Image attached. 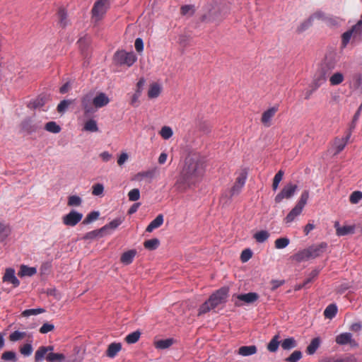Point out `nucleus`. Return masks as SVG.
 <instances>
[{
  "label": "nucleus",
  "instance_id": "2f4dec72",
  "mask_svg": "<svg viewBox=\"0 0 362 362\" xmlns=\"http://www.w3.org/2000/svg\"><path fill=\"white\" fill-rule=\"evenodd\" d=\"M141 332L139 330L134 331L129 334H127L125 337V341L127 344H132L137 342L141 337Z\"/></svg>",
  "mask_w": 362,
  "mask_h": 362
},
{
  "label": "nucleus",
  "instance_id": "bb28decb",
  "mask_svg": "<svg viewBox=\"0 0 362 362\" xmlns=\"http://www.w3.org/2000/svg\"><path fill=\"white\" fill-rule=\"evenodd\" d=\"M136 254V250H131L124 252L121 256V262L124 264H129L132 262L135 255Z\"/></svg>",
  "mask_w": 362,
  "mask_h": 362
},
{
  "label": "nucleus",
  "instance_id": "6ab92c4d",
  "mask_svg": "<svg viewBox=\"0 0 362 362\" xmlns=\"http://www.w3.org/2000/svg\"><path fill=\"white\" fill-rule=\"evenodd\" d=\"M156 173V168L150 169V170H146V171H141V172L138 173L134 176V180H136V181H141L144 178H146V177L150 178V179H153L155 177Z\"/></svg>",
  "mask_w": 362,
  "mask_h": 362
},
{
  "label": "nucleus",
  "instance_id": "ea45409f",
  "mask_svg": "<svg viewBox=\"0 0 362 362\" xmlns=\"http://www.w3.org/2000/svg\"><path fill=\"white\" fill-rule=\"evenodd\" d=\"M290 243V240L287 238H280L275 240L274 246L278 250L286 247Z\"/></svg>",
  "mask_w": 362,
  "mask_h": 362
},
{
  "label": "nucleus",
  "instance_id": "e433bc0d",
  "mask_svg": "<svg viewBox=\"0 0 362 362\" xmlns=\"http://www.w3.org/2000/svg\"><path fill=\"white\" fill-rule=\"evenodd\" d=\"M159 134L163 139H169L173 135V131L172 128L169 126H163Z\"/></svg>",
  "mask_w": 362,
  "mask_h": 362
},
{
  "label": "nucleus",
  "instance_id": "09e8293b",
  "mask_svg": "<svg viewBox=\"0 0 362 362\" xmlns=\"http://www.w3.org/2000/svg\"><path fill=\"white\" fill-rule=\"evenodd\" d=\"M279 346V341L278 340V336L276 335L270 341L267 345V349L271 352H275Z\"/></svg>",
  "mask_w": 362,
  "mask_h": 362
},
{
  "label": "nucleus",
  "instance_id": "1a4fd4ad",
  "mask_svg": "<svg viewBox=\"0 0 362 362\" xmlns=\"http://www.w3.org/2000/svg\"><path fill=\"white\" fill-rule=\"evenodd\" d=\"M51 351H54V346H40L35 354V362H42L44 359L47 361V356Z\"/></svg>",
  "mask_w": 362,
  "mask_h": 362
},
{
  "label": "nucleus",
  "instance_id": "4d7b16f0",
  "mask_svg": "<svg viewBox=\"0 0 362 362\" xmlns=\"http://www.w3.org/2000/svg\"><path fill=\"white\" fill-rule=\"evenodd\" d=\"M1 358L5 361L16 362L17 361L16 354L14 351H5L1 356Z\"/></svg>",
  "mask_w": 362,
  "mask_h": 362
},
{
  "label": "nucleus",
  "instance_id": "37998d69",
  "mask_svg": "<svg viewBox=\"0 0 362 362\" xmlns=\"http://www.w3.org/2000/svg\"><path fill=\"white\" fill-rule=\"evenodd\" d=\"M104 192V185L101 183H96L92 186V194L102 197Z\"/></svg>",
  "mask_w": 362,
  "mask_h": 362
},
{
  "label": "nucleus",
  "instance_id": "69168bd1",
  "mask_svg": "<svg viewBox=\"0 0 362 362\" xmlns=\"http://www.w3.org/2000/svg\"><path fill=\"white\" fill-rule=\"evenodd\" d=\"M361 108H362V105L358 107V110L356 112V113L354 114V115L353 117L352 121H351V124H349V127H351V129H355L356 127V123L359 118Z\"/></svg>",
  "mask_w": 362,
  "mask_h": 362
},
{
  "label": "nucleus",
  "instance_id": "dca6fc26",
  "mask_svg": "<svg viewBox=\"0 0 362 362\" xmlns=\"http://www.w3.org/2000/svg\"><path fill=\"white\" fill-rule=\"evenodd\" d=\"M334 226L336 228V233L338 236H344L355 233L354 225L339 226V223H336Z\"/></svg>",
  "mask_w": 362,
  "mask_h": 362
},
{
  "label": "nucleus",
  "instance_id": "0eeeda50",
  "mask_svg": "<svg viewBox=\"0 0 362 362\" xmlns=\"http://www.w3.org/2000/svg\"><path fill=\"white\" fill-rule=\"evenodd\" d=\"M83 214L75 210L71 211L69 214L62 217V223L67 226H75L82 219Z\"/></svg>",
  "mask_w": 362,
  "mask_h": 362
},
{
  "label": "nucleus",
  "instance_id": "4be33fe9",
  "mask_svg": "<svg viewBox=\"0 0 362 362\" xmlns=\"http://www.w3.org/2000/svg\"><path fill=\"white\" fill-rule=\"evenodd\" d=\"M163 216L159 214L153 219L147 226L146 230L148 233L152 232L154 229L159 228L163 223Z\"/></svg>",
  "mask_w": 362,
  "mask_h": 362
},
{
  "label": "nucleus",
  "instance_id": "20e7f679",
  "mask_svg": "<svg viewBox=\"0 0 362 362\" xmlns=\"http://www.w3.org/2000/svg\"><path fill=\"white\" fill-rule=\"evenodd\" d=\"M226 14V11H223L217 3L209 4L204 8L202 20L207 22H219Z\"/></svg>",
  "mask_w": 362,
  "mask_h": 362
},
{
  "label": "nucleus",
  "instance_id": "f704fd0d",
  "mask_svg": "<svg viewBox=\"0 0 362 362\" xmlns=\"http://www.w3.org/2000/svg\"><path fill=\"white\" fill-rule=\"evenodd\" d=\"M309 248L304 249L301 251H299L296 254V261H306L310 259H312L310 257Z\"/></svg>",
  "mask_w": 362,
  "mask_h": 362
},
{
  "label": "nucleus",
  "instance_id": "412c9836",
  "mask_svg": "<svg viewBox=\"0 0 362 362\" xmlns=\"http://www.w3.org/2000/svg\"><path fill=\"white\" fill-rule=\"evenodd\" d=\"M122 222L121 218H116L110 222L108 224H106L103 227H102V230L104 235L110 234V230H113L116 229Z\"/></svg>",
  "mask_w": 362,
  "mask_h": 362
},
{
  "label": "nucleus",
  "instance_id": "b1692460",
  "mask_svg": "<svg viewBox=\"0 0 362 362\" xmlns=\"http://www.w3.org/2000/svg\"><path fill=\"white\" fill-rule=\"evenodd\" d=\"M319 271L317 269L313 270L308 276V277L304 281L303 284L296 285V291L301 289L303 288H306L309 284H310L313 280L318 275Z\"/></svg>",
  "mask_w": 362,
  "mask_h": 362
},
{
  "label": "nucleus",
  "instance_id": "13d9d810",
  "mask_svg": "<svg viewBox=\"0 0 362 362\" xmlns=\"http://www.w3.org/2000/svg\"><path fill=\"white\" fill-rule=\"evenodd\" d=\"M129 200L132 202H136L140 198V192L139 189H133L128 193Z\"/></svg>",
  "mask_w": 362,
  "mask_h": 362
},
{
  "label": "nucleus",
  "instance_id": "4c0bfd02",
  "mask_svg": "<svg viewBox=\"0 0 362 362\" xmlns=\"http://www.w3.org/2000/svg\"><path fill=\"white\" fill-rule=\"evenodd\" d=\"M344 81V76L339 72L334 74L329 77V82L332 86H337L341 83Z\"/></svg>",
  "mask_w": 362,
  "mask_h": 362
},
{
  "label": "nucleus",
  "instance_id": "39448f33",
  "mask_svg": "<svg viewBox=\"0 0 362 362\" xmlns=\"http://www.w3.org/2000/svg\"><path fill=\"white\" fill-rule=\"evenodd\" d=\"M137 57L133 52L124 50L117 51L113 56V62L119 66H132L136 61Z\"/></svg>",
  "mask_w": 362,
  "mask_h": 362
},
{
  "label": "nucleus",
  "instance_id": "c85d7f7f",
  "mask_svg": "<svg viewBox=\"0 0 362 362\" xmlns=\"http://www.w3.org/2000/svg\"><path fill=\"white\" fill-rule=\"evenodd\" d=\"M337 313V307L335 304L329 305L324 310V315L327 319H332Z\"/></svg>",
  "mask_w": 362,
  "mask_h": 362
},
{
  "label": "nucleus",
  "instance_id": "f8f14e48",
  "mask_svg": "<svg viewBox=\"0 0 362 362\" xmlns=\"http://www.w3.org/2000/svg\"><path fill=\"white\" fill-rule=\"evenodd\" d=\"M278 110L276 107H272L262 113L261 122L264 126L269 127L272 124V119Z\"/></svg>",
  "mask_w": 362,
  "mask_h": 362
},
{
  "label": "nucleus",
  "instance_id": "473e14b6",
  "mask_svg": "<svg viewBox=\"0 0 362 362\" xmlns=\"http://www.w3.org/2000/svg\"><path fill=\"white\" fill-rule=\"evenodd\" d=\"M320 340L319 338L317 337V338H314L313 339H312L310 344L307 347V349H306L307 354H308L310 355L313 354L316 351V350L318 349V347L320 346Z\"/></svg>",
  "mask_w": 362,
  "mask_h": 362
},
{
  "label": "nucleus",
  "instance_id": "423d86ee",
  "mask_svg": "<svg viewBox=\"0 0 362 362\" xmlns=\"http://www.w3.org/2000/svg\"><path fill=\"white\" fill-rule=\"evenodd\" d=\"M109 6V0H98L96 1L92 10L93 18H95L96 21L101 19L107 11Z\"/></svg>",
  "mask_w": 362,
  "mask_h": 362
},
{
  "label": "nucleus",
  "instance_id": "f3484780",
  "mask_svg": "<svg viewBox=\"0 0 362 362\" xmlns=\"http://www.w3.org/2000/svg\"><path fill=\"white\" fill-rule=\"evenodd\" d=\"M122 349V344L119 342H113L108 345L106 355L109 358H115Z\"/></svg>",
  "mask_w": 362,
  "mask_h": 362
},
{
  "label": "nucleus",
  "instance_id": "ddd939ff",
  "mask_svg": "<svg viewBox=\"0 0 362 362\" xmlns=\"http://www.w3.org/2000/svg\"><path fill=\"white\" fill-rule=\"evenodd\" d=\"M327 244L326 243H321L317 245H313L309 247L310 257L312 259L316 258L322 255L326 250Z\"/></svg>",
  "mask_w": 362,
  "mask_h": 362
},
{
  "label": "nucleus",
  "instance_id": "774afa93",
  "mask_svg": "<svg viewBox=\"0 0 362 362\" xmlns=\"http://www.w3.org/2000/svg\"><path fill=\"white\" fill-rule=\"evenodd\" d=\"M337 362H356V359L353 356L337 357Z\"/></svg>",
  "mask_w": 362,
  "mask_h": 362
},
{
  "label": "nucleus",
  "instance_id": "f257e3e1",
  "mask_svg": "<svg viewBox=\"0 0 362 362\" xmlns=\"http://www.w3.org/2000/svg\"><path fill=\"white\" fill-rule=\"evenodd\" d=\"M203 175L204 168L202 163L191 158L186 160L182 172V177L185 182L189 185H194L200 180Z\"/></svg>",
  "mask_w": 362,
  "mask_h": 362
},
{
  "label": "nucleus",
  "instance_id": "6e6d98bb",
  "mask_svg": "<svg viewBox=\"0 0 362 362\" xmlns=\"http://www.w3.org/2000/svg\"><path fill=\"white\" fill-rule=\"evenodd\" d=\"M281 346L284 350H290L294 346V340L293 338L284 339L281 343Z\"/></svg>",
  "mask_w": 362,
  "mask_h": 362
},
{
  "label": "nucleus",
  "instance_id": "bf43d9fd",
  "mask_svg": "<svg viewBox=\"0 0 362 362\" xmlns=\"http://www.w3.org/2000/svg\"><path fill=\"white\" fill-rule=\"evenodd\" d=\"M25 337V333L23 332L15 331L10 334V340L16 341L23 339Z\"/></svg>",
  "mask_w": 362,
  "mask_h": 362
},
{
  "label": "nucleus",
  "instance_id": "c9c22d12",
  "mask_svg": "<svg viewBox=\"0 0 362 362\" xmlns=\"http://www.w3.org/2000/svg\"><path fill=\"white\" fill-rule=\"evenodd\" d=\"M173 344V339H161L155 342V346L158 349H165L169 348Z\"/></svg>",
  "mask_w": 362,
  "mask_h": 362
},
{
  "label": "nucleus",
  "instance_id": "393cba45",
  "mask_svg": "<svg viewBox=\"0 0 362 362\" xmlns=\"http://www.w3.org/2000/svg\"><path fill=\"white\" fill-rule=\"evenodd\" d=\"M257 352V347L254 345L243 346L239 348L238 354L243 356H248Z\"/></svg>",
  "mask_w": 362,
  "mask_h": 362
},
{
  "label": "nucleus",
  "instance_id": "aec40b11",
  "mask_svg": "<svg viewBox=\"0 0 362 362\" xmlns=\"http://www.w3.org/2000/svg\"><path fill=\"white\" fill-rule=\"evenodd\" d=\"M37 273V269L34 267H28L26 265H21L18 275L21 277L32 276Z\"/></svg>",
  "mask_w": 362,
  "mask_h": 362
},
{
  "label": "nucleus",
  "instance_id": "49530a36",
  "mask_svg": "<svg viewBox=\"0 0 362 362\" xmlns=\"http://www.w3.org/2000/svg\"><path fill=\"white\" fill-rule=\"evenodd\" d=\"M45 310L43 308H35V309H28L25 310L22 315L24 317H29L30 315H37L41 313H45Z\"/></svg>",
  "mask_w": 362,
  "mask_h": 362
},
{
  "label": "nucleus",
  "instance_id": "338daca9",
  "mask_svg": "<svg viewBox=\"0 0 362 362\" xmlns=\"http://www.w3.org/2000/svg\"><path fill=\"white\" fill-rule=\"evenodd\" d=\"M194 11V6L191 5H185L182 6L181 13L182 15H192Z\"/></svg>",
  "mask_w": 362,
  "mask_h": 362
},
{
  "label": "nucleus",
  "instance_id": "72a5a7b5",
  "mask_svg": "<svg viewBox=\"0 0 362 362\" xmlns=\"http://www.w3.org/2000/svg\"><path fill=\"white\" fill-rule=\"evenodd\" d=\"M160 245V240L158 238H152L146 240L144 243V246L148 250H154L158 247Z\"/></svg>",
  "mask_w": 362,
  "mask_h": 362
},
{
  "label": "nucleus",
  "instance_id": "a18cd8bd",
  "mask_svg": "<svg viewBox=\"0 0 362 362\" xmlns=\"http://www.w3.org/2000/svg\"><path fill=\"white\" fill-rule=\"evenodd\" d=\"M10 228L6 224L0 222V240H4L10 234Z\"/></svg>",
  "mask_w": 362,
  "mask_h": 362
},
{
  "label": "nucleus",
  "instance_id": "9b49d317",
  "mask_svg": "<svg viewBox=\"0 0 362 362\" xmlns=\"http://www.w3.org/2000/svg\"><path fill=\"white\" fill-rule=\"evenodd\" d=\"M335 341L339 345L350 344L354 347L358 346L357 342L352 339V334L349 332H344L337 335Z\"/></svg>",
  "mask_w": 362,
  "mask_h": 362
},
{
  "label": "nucleus",
  "instance_id": "de8ad7c7",
  "mask_svg": "<svg viewBox=\"0 0 362 362\" xmlns=\"http://www.w3.org/2000/svg\"><path fill=\"white\" fill-rule=\"evenodd\" d=\"M104 233L102 230V228H100L99 230H95L93 231H90L86 234L84 238L85 239H94L96 238H101L104 236Z\"/></svg>",
  "mask_w": 362,
  "mask_h": 362
},
{
  "label": "nucleus",
  "instance_id": "2eb2a0df",
  "mask_svg": "<svg viewBox=\"0 0 362 362\" xmlns=\"http://www.w3.org/2000/svg\"><path fill=\"white\" fill-rule=\"evenodd\" d=\"M294 194V186L289 184L284 187L282 191L275 198L276 202H280L284 199H290Z\"/></svg>",
  "mask_w": 362,
  "mask_h": 362
},
{
  "label": "nucleus",
  "instance_id": "f03ea898",
  "mask_svg": "<svg viewBox=\"0 0 362 362\" xmlns=\"http://www.w3.org/2000/svg\"><path fill=\"white\" fill-rule=\"evenodd\" d=\"M228 296V288L223 287L214 293L199 309V315L206 313L211 310L225 303Z\"/></svg>",
  "mask_w": 362,
  "mask_h": 362
},
{
  "label": "nucleus",
  "instance_id": "5701e85b",
  "mask_svg": "<svg viewBox=\"0 0 362 362\" xmlns=\"http://www.w3.org/2000/svg\"><path fill=\"white\" fill-rule=\"evenodd\" d=\"M160 93L161 86L155 83L150 86L148 91V96L151 99L156 98L160 95Z\"/></svg>",
  "mask_w": 362,
  "mask_h": 362
},
{
  "label": "nucleus",
  "instance_id": "3c124183",
  "mask_svg": "<svg viewBox=\"0 0 362 362\" xmlns=\"http://www.w3.org/2000/svg\"><path fill=\"white\" fill-rule=\"evenodd\" d=\"M362 199V192L361 191L353 192L349 197V202L353 204H357Z\"/></svg>",
  "mask_w": 362,
  "mask_h": 362
},
{
  "label": "nucleus",
  "instance_id": "c756f323",
  "mask_svg": "<svg viewBox=\"0 0 362 362\" xmlns=\"http://www.w3.org/2000/svg\"><path fill=\"white\" fill-rule=\"evenodd\" d=\"M66 357L63 354L54 353L51 351L50 354L47 356V362H63Z\"/></svg>",
  "mask_w": 362,
  "mask_h": 362
},
{
  "label": "nucleus",
  "instance_id": "7ed1b4c3",
  "mask_svg": "<svg viewBox=\"0 0 362 362\" xmlns=\"http://www.w3.org/2000/svg\"><path fill=\"white\" fill-rule=\"evenodd\" d=\"M337 61L332 57H326L320 64L314 76V82L317 87L323 84L330 76L332 72L336 67Z\"/></svg>",
  "mask_w": 362,
  "mask_h": 362
},
{
  "label": "nucleus",
  "instance_id": "c03bdc74",
  "mask_svg": "<svg viewBox=\"0 0 362 362\" xmlns=\"http://www.w3.org/2000/svg\"><path fill=\"white\" fill-rule=\"evenodd\" d=\"M269 236V234L266 230H261L256 233L254 235V238L258 243H263L266 241Z\"/></svg>",
  "mask_w": 362,
  "mask_h": 362
},
{
  "label": "nucleus",
  "instance_id": "a211bd4d",
  "mask_svg": "<svg viewBox=\"0 0 362 362\" xmlns=\"http://www.w3.org/2000/svg\"><path fill=\"white\" fill-rule=\"evenodd\" d=\"M308 198H309V192H308V191L305 190L301 194L300 199H299L298 204L296 205V216L299 215L301 213L305 205L307 204Z\"/></svg>",
  "mask_w": 362,
  "mask_h": 362
},
{
  "label": "nucleus",
  "instance_id": "6e6552de",
  "mask_svg": "<svg viewBox=\"0 0 362 362\" xmlns=\"http://www.w3.org/2000/svg\"><path fill=\"white\" fill-rule=\"evenodd\" d=\"M236 298H237L238 300L235 301V305L236 306L240 307V306L243 305V304L240 303V301H243L247 304L252 303L258 299L259 296L256 293L251 292V293H247L245 294L237 295Z\"/></svg>",
  "mask_w": 362,
  "mask_h": 362
},
{
  "label": "nucleus",
  "instance_id": "58836bf2",
  "mask_svg": "<svg viewBox=\"0 0 362 362\" xmlns=\"http://www.w3.org/2000/svg\"><path fill=\"white\" fill-rule=\"evenodd\" d=\"M45 130L49 132L57 134L60 132L61 127L55 122H49L45 126Z\"/></svg>",
  "mask_w": 362,
  "mask_h": 362
},
{
  "label": "nucleus",
  "instance_id": "9d476101",
  "mask_svg": "<svg viewBox=\"0 0 362 362\" xmlns=\"http://www.w3.org/2000/svg\"><path fill=\"white\" fill-rule=\"evenodd\" d=\"M110 100L105 93H98L92 99V104L96 108H101L106 106Z\"/></svg>",
  "mask_w": 362,
  "mask_h": 362
},
{
  "label": "nucleus",
  "instance_id": "5fc2aeb1",
  "mask_svg": "<svg viewBox=\"0 0 362 362\" xmlns=\"http://www.w3.org/2000/svg\"><path fill=\"white\" fill-rule=\"evenodd\" d=\"M59 21L62 27H65L68 24V20L66 18V13L64 9H59L58 12Z\"/></svg>",
  "mask_w": 362,
  "mask_h": 362
},
{
  "label": "nucleus",
  "instance_id": "052dcab7",
  "mask_svg": "<svg viewBox=\"0 0 362 362\" xmlns=\"http://www.w3.org/2000/svg\"><path fill=\"white\" fill-rule=\"evenodd\" d=\"M247 180V173L244 170L241 171L238 176L236 178L235 183L242 185L243 187L245 185Z\"/></svg>",
  "mask_w": 362,
  "mask_h": 362
},
{
  "label": "nucleus",
  "instance_id": "a19ab883",
  "mask_svg": "<svg viewBox=\"0 0 362 362\" xmlns=\"http://www.w3.org/2000/svg\"><path fill=\"white\" fill-rule=\"evenodd\" d=\"M82 204V199L78 195H71L68 198L67 205L69 206H79Z\"/></svg>",
  "mask_w": 362,
  "mask_h": 362
},
{
  "label": "nucleus",
  "instance_id": "8fccbe9b",
  "mask_svg": "<svg viewBox=\"0 0 362 362\" xmlns=\"http://www.w3.org/2000/svg\"><path fill=\"white\" fill-rule=\"evenodd\" d=\"M284 175V172L282 170H279L274 176L273 184H272V188L274 191H276L278 189L279 185L280 182L281 181Z\"/></svg>",
  "mask_w": 362,
  "mask_h": 362
},
{
  "label": "nucleus",
  "instance_id": "603ef678",
  "mask_svg": "<svg viewBox=\"0 0 362 362\" xmlns=\"http://www.w3.org/2000/svg\"><path fill=\"white\" fill-rule=\"evenodd\" d=\"M71 103L72 101L69 100H64L61 101L57 106V111L59 113H64Z\"/></svg>",
  "mask_w": 362,
  "mask_h": 362
},
{
  "label": "nucleus",
  "instance_id": "864d4df0",
  "mask_svg": "<svg viewBox=\"0 0 362 362\" xmlns=\"http://www.w3.org/2000/svg\"><path fill=\"white\" fill-rule=\"evenodd\" d=\"M33 351V346L30 344H25L20 349V352L24 356H29L32 354Z\"/></svg>",
  "mask_w": 362,
  "mask_h": 362
},
{
  "label": "nucleus",
  "instance_id": "4468645a",
  "mask_svg": "<svg viewBox=\"0 0 362 362\" xmlns=\"http://www.w3.org/2000/svg\"><path fill=\"white\" fill-rule=\"evenodd\" d=\"M3 281L13 284L14 287H17L20 285L19 280L15 276V270L12 268H8L6 269L5 274L3 276Z\"/></svg>",
  "mask_w": 362,
  "mask_h": 362
},
{
  "label": "nucleus",
  "instance_id": "e2e57ef3",
  "mask_svg": "<svg viewBox=\"0 0 362 362\" xmlns=\"http://www.w3.org/2000/svg\"><path fill=\"white\" fill-rule=\"evenodd\" d=\"M100 213L98 211H92L88 214L84 221L85 223H90L98 218Z\"/></svg>",
  "mask_w": 362,
  "mask_h": 362
},
{
  "label": "nucleus",
  "instance_id": "a878e982",
  "mask_svg": "<svg viewBox=\"0 0 362 362\" xmlns=\"http://www.w3.org/2000/svg\"><path fill=\"white\" fill-rule=\"evenodd\" d=\"M92 98L90 95H85L81 100V105L85 111V113H90L93 112L92 108Z\"/></svg>",
  "mask_w": 362,
  "mask_h": 362
},
{
  "label": "nucleus",
  "instance_id": "79ce46f5",
  "mask_svg": "<svg viewBox=\"0 0 362 362\" xmlns=\"http://www.w3.org/2000/svg\"><path fill=\"white\" fill-rule=\"evenodd\" d=\"M348 142L349 141L346 140L344 137L337 138L334 141L337 152L339 153L343 151Z\"/></svg>",
  "mask_w": 362,
  "mask_h": 362
},
{
  "label": "nucleus",
  "instance_id": "0e129e2a",
  "mask_svg": "<svg viewBox=\"0 0 362 362\" xmlns=\"http://www.w3.org/2000/svg\"><path fill=\"white\" fill-rule=\"evenodd\" d=\"M54 329V325L50 323H45L40 329V332L42 334H47Z\"/></svg>",
  "mask_w": 362,
  "mask_h": 362
},
{
  "label": "nucleus",
  "instance_id": "7c9ffc66",
  "mask_svg": "<svg viewBox=\"0 0 362 362\" xmlns=\"http://www.w3.org/2000/svg\"><path fill=\"white\" fill-rule=\"evenodd\" d=\"M83 130L90 132H96L98 131L97 122L95 119H88L83 126Z\"/></svg>",
  "mask_w": 362,
  "mask_h": 362
},
{
  "label": "nucleus",
  "instance_id": "680f3d73",
  "mask_svg": "<svg viewBox=\"0 0 362 362\" xmlns=\"http://www.w3.org/2000/svg\"><path fill=\"white\" fill-rule=\"evenodd\" d=\"M252 256V252L250 249L244 250L240 255V259L243 262H247Z\"/></svg>",
  "mask_w": 362,
  "mask_h": 362
},
{
  "label": "nucleus",
  "instance_id": "cd10ccee",
  "mask_svg": "<svg viewBox=\"0 0 362 362\" xmlns=\"http://www.w3.org/2000/svg\"><path fill=\"white\" fill-rule=\"evenodd\" d=\"M362 84V75L361 74L357 73L352 76L351 81L350 82V87L354 90H358Z\"/></svg>",
  "mask_w": 362,
  "mask_h": 362
}]
</instances>
